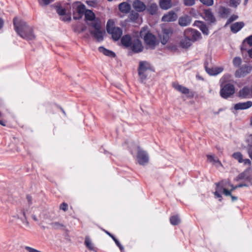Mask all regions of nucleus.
I'll return each instance as SVG.
<instances>
[{
  "label": "nucleus",
  "mask_w": 252,
  "mask_h": 252,
  "mask_svg": "<svg viewBox=\"0 0 252 252\" xmlns=\"http://www.w3.org/2000/svg\"><path fill=\"white\" fill-rule=\"evenodd\" d=\"M13 25L15 31L22 38L26 40H32L35 38L32 28L29 26L25 21L15 17L13 19Z\"/></svg>",
  "instance_id": "1"
},
{
  "label": "nucleus",
  "mask_w": 252,
  "mask_h": 252,
  "mask_svg": "<svg viewBox=\"0 0 252 252\" xmlns=\"http://www.w3.org/2000/svg\"><path fill=\"white\" fill-rule=\"evenodd\" d=\"M106 28L108 33L112 35L114 40L117 41L122 36V30L120 28L116 27L114 22L112 20H109L108 21Z\"/></svg>",
  "instance_id": "2"
},
{
  "label": "nucleus",
  "mask_w": 252,
  "mask_h": 252,
  "mask_svg": "<svg viewBox=\"0 0 252 252\" xmlns=\"http://www.w3.org/2000/svg\"><path fill=\"white\" fill-rule=\"evenodd\" d=\"M150 68L149 64L146 62H140L138 67L139 79L143 82L147 78V71Z\"/></svg>",
  "instance_id": "3"
},
{
  "label": "nucleus",
  "mask_w": 252,
  "mask_h": 252,
  "mask_svg": "<svg viewBox=\"0 0 252 252\" xmlns=\"http://www.w3.org/2000/svg\"><path fill=\"white\" fill-rule=\"evenodd\" d=\"M137 160L138 163L141 165L147 164L149 160V157L145 151L138 148L137 154Z\"/></svg>",
  "instance_id": "4"
},
{
  "label": "nucleus",
  "mask_w": 252,
  "mask_h": 252,
  "mask_svg": "<svg viewBox=\"0 0 252 252\" xmlns=\"http://www.w3.org/2000/svg\"><path fill=\"white\" fill-rule=\"evenodd\" d=\"M235 88L233 85L227 84L220 90V94L222 97L227 98L233 94Z\"/></svg>",
  "instance_id": "5"
},
{
  "label": "nucleus",
  "mask_w": 252,
  "mask_h": 252,
  "mask_svg": "<svg viewBox=\"0 0 252 252\" xmlns=\"http://www.w3.org/2000/svg\"><path fill=\"white\" fill-rule=\"evenodd\" d=\"M252 71V66L250 65H244L239 69H237L235 76L237 78H241L245 77Z\"/></svg>",
  "instance_id": "6"
},
{
  "label": "nucleus",
  "mask_w": 252,
  "mask_h": 252,
  "mask_svg": "<svg viewBox=\"0 0 252 252\" xmlns=\"http://www.w3.org/2000/svg\"><path fill=\"white\" fill-rule=\"evenodd\" d=\"M172 34V31L170 28H163L159 33V38L161 43L163 45L166 44Z\"/></svg>",
  "instance_id": "7"
},
{
  "label": "nucleus",
  "mask_w": 252,
  "mask_h": 252,
  "mask_svg": "<svg viewBox=\"0 0 252 252\" xmlns=\"http://www.w3.org/2000/svg\"><path fill=\"white\" fill-rule=\"evenodd\" d=\"M184 35L189 37L192 41H196L200 39V33L193 29H187L184 32Z\"/></svg>",
  "instance_id": "8"
},
{
  "label": "nucleus",
  "mask_w": 252,
  "mask_h": 252,
  "mask_svg": "<svg viewBox=\"0 0 252 252\" xmlns=\"http://www.w3.org/2000/svg\"><path fill=\"white\" fill-rule=\"evenodd\" d=\"M226 187V182L224 181H221V182L219 183L217 185V188L216 191L214 194L215 196L217 198H219L220 200H221V196L220 195V193L223 192L224 189Z\"/></svg>",
  "instance_id": "9"
},
{
  "label": "nucleus",
  "mask_w": 252,
  "mask_h": 252,
  "mask_svg": "<svg viewBox=\"0 0 252 252\" xmlns=\"http://www.w3.org/2000/svg\"><path fill=\"white\" fill-rule=\"evenodd\" d=\"M131 48L132 51L135 53H139L142 51L143 46L141 42L139 39L135 38L133 39Z\"/></svg>",
  "instance_id": "10"
},
{
  "label": "nucleus",
  "mask_w": 252,
  "mask_h": 252,
  "mask_svg": "<svg viewBox=\"0 0 252 252\" xmlns=\"http://www.w3.org/2000/svg\"><path fill=\"white\" fill-rule=\"evenodd\" d=\"M239 96L242 98H250L252 96V89L244 87L239 92Z\"/></svg>",
  "instance_id": "11"
},
{
  "label": "nucleus",
  "mask_w": 252,
  "mask_h": 252,
  "mask_svg": "<svg viewBox=\"0 0 252 252\" xmlns=\"http://www.w3.org/2000/svg\"><path fill=\"white\" fill-rule=\"evenodd\" d=\"M91 34L98 42L101 41L103 39V34L105 32L101 29L90 31Z\"/></svg>",
  "instance_id": "12"
},
{
  "label": "nucleus",
  "mask_w": 252,
  "mask_h": 252,
  "mask_svg": "<svg viewBox=\"0 0 252 252\" xmlns=\"http://www.w3.org/2000/svg\"><path fill=\"white\" fill-rule=\"evenodd\" d=\"M177 19V15L173 11L168 12L167 14H164L162 17V21L163 22H173Z\"/></svg>",
  "instance_id": "13"
},
{
  "label": "nucleus",
  "mask_w": 252,
  "mask_h": 252,
  "mask_svg": "<svg viewBox=\"0 0 252 252\" xmlns=\"http://www.w3.org/2000/svg\"><path fill=\"white\" fill-rule=\"evenodd\" d=\"M132 7L137 12H143L146 9V5L139 0H135L132 3Z\"/></svg>",
  "instance_id": "14"
},
{
  "label": "nucleus",
  "mask_w": 252,
  "mask_h": 252,
  "mask_svg": "<svg viewBox=\"0 0 252 252\" xmlns=\"http://www.w3.org/2000/svg\"><path fill=\"white\" fill-rule=\"evenodd\" d=\"M204 19L211 24L216 22V19L210 9H204L203 11Z\"/></svg>",
  "instance_id": "15"
},
{
  "label": "nucleus",
  "mask_w": 252,
  "mask_h": 252,
  "mask_svg": "<svg viewBox=\"0 0 252 252\" xmlns=\"http://www.w3.org/2000/svg\"><path fill=\"white\" fill-rule=\"evenodd\" d=\"M145 43L150 46H154L156 44V37L152 33L148 32L144 37Z\"/></svg>",
  "instance_id": "16"
},
{
  "label": "nucleus",
  "mask_w": 252,
  "mask_h": 252,
  "mask_svg": "<svg viewBox=\"0 0 252 252\" xmlns=\"http://www.w3.org/2000/svg\"><path fill=\"white\" fill-rule=\"evenodd\" d=\"M252 106V101H248L245 102H239L234 105V108L236 110L247 109Z\"/></svg>",
  "instance_id": "17"
},
{
  "label": "nucleus",
  "mask_w": 252,
  "mask_h": 252,
  "mask_svg": "<svg viewBox=\"0 0 252 252\" xmlns=\"http://www.w3.org/2000/svg\"><path fill=\"white\" fill-rule=\"evenodd\" d=\"M16 217L22 220L23 223L27 227L30 226V223L27 220V217L26 216V213L24 210H19L17 212V214L16 215Z\"/></svg>",
  "instance_id": "18"
},
{
  "label": "nucleus",
  "mask_w": 252,
  "mask_h": 252,
  "mask_svg": "<svg viewBox=\"0 0 252 252\" xmlns=\"http://www.w3.org/2000/svg\"><path fill=\"white\" fill-rule=\"evenodd\" d=\"M32 218L36 222H39V220L41 218V210L38 208H32Z\"/></svg>",
  "instance_id": "19"
},
{
  "label": "nucleus",
  "mask_w": 252,
  "mask_h": 252,
  "mask_svg": "<svg viewBox=\"0 0 252 252\" xmlns=\"http://www.w3.org/2000/svg\"><path fill=\"white\" fill-rule=\"evenodd\" d=\"M206 72L211 75H216L223 71L221 67H213L212 68L205 67Z\"/></svg>",
  "instance_id": "20"
},
{
  "label": "nucleus",
  "mask_w": 252,
  "mask_h": 252,
  "mask_svg": "<svg viewBox=\"0 0 252 252\" xmlns=\"http://www.w3.org/2000/svg\"><path fill=\"white\" fill-rule=\"evenodd\" d=\"M245 26L243 22H237L231 25L230 29L232 32L236 33L242 29Z\"/></svg>",
  "instance_id": "21"
},
{
  "label": "nucleus",
  "mask_w": 252,
  "mask_h": 252,
  "mask_svg": "<svg viewBox=\"0 0 252 252\" xmlns=\"http://www.w3.org/2000/svg\"><path fill=\"white\" fill-rule=\"evenodd\" d=\"M133 39L129 35L126 34L124 35L121 38V42L123 46L126 47L131 46Z\"/></svg>",
  "instance_id": "22"
},
{
  "label": "nucleus",
  "mask_w": 252,
  "mask_h": 252,
  "mask_svg": "<svg viewBox=\"0 0 252 252\" xmlns=\"http://www.w3.org/2000/svg\"><path fill=\"white\" fill-rule=\"evenodd\" d=\"M194 25L198 27L202 31L203 34L208 35L209 34V30L204 23L201 21H196Z\"/></svg>",
  "instance_id": "23"
},
{
  "label": "nucleus",
  "mask_w": 252,
  "mask_h": 252,
  "mask_svg": "<svg viewBox=\"0 0 252 252\" xmlns=\"http://www.w3.org/2000/svg\"><path fill=\"white\" fill-rule=\"evenodd\" d=\"M179 24L182 27L187 26L190 24L191 22V18L189 16L186 15L181 17L179 19Z\"/></svg>",
  "instance_id": "24"
},
{
  "label": "nucleus",
  "mask_w": 252,
  "mask_h": 252,
  "mask_svg": "<svg viewBox=\"0 0 252 252\" xmlns=\"http://www.w3.org/2000/svg\"><path fill=\"white\" fill-rule=\"evenodd\" d=\"M87 23L89 26L92 27L94 30H97L101 28L100 21L98 18H95L90 22H87Z\"/></svg>",
  "instance_id": "25"
},
{
  "label": "nucleus",
  "mask_w": 252,
  "mask_h": 252,
  "mask_svg": "<svg viewBox=\"0 0 252 252\" xmlns=\"http://www.w3.org/2000/svg\"><path fill=\"white\" fill-rule=\"evenodd\" d=\"M173 86L176 90L183 94H188L189 93V89L178 84L173 83Z\"/></svg>",
  "instance_id": "26"
},
{
  "label": "nucleus",
  "mask_w": 252,
  "mask_h": 252,
  "mask_svg": "<svg viewBox=\"0 0 252 252\" xmlns=\"http://www.w3.org/2000/svg\"><path fill=\"white\" fill-rule=\"evenodd\" d=\"M119 10L124 13H127L131 9L130 5L126 2L121 3L119 5Z\"/></svg>",
  "instance_id": "27"
},
{
  "label": "nucleus",
  "mask_w": 252,
  "mask_h": 252,
  "mask_svg": "<svg viewBox=\"0 0 252 252\" xmlns=\"http://www.w3.org/2000/svg\"><path fill=\"white\" fill-rule=\"evenodd\" d=\"M191 41V40L189 37L185 36L184 38L180 41V46L182 48H187L190 46Z\"/></svg>",
  "instance_id": "28"
},
{
  "label": "nucleus",
  "mask_w": 252,
  "mask_h": 252,
  "mask_svg": "<svg viewBox=\"0 0 252 252\" xmlns=\"http://www.w3.org/2000/svg\"><path fill=\"white\" fill-rule=\"evenodd\" d=\"M158 7L156 3H151L148 5L147 10L151 15L156 14L158 10Z\"/></svg>",
  "instance_id": "29"
},
{
  "label": "nucleus",
  "mask_w": 252,
  "mask_h": 252,
  "mask_svg": "<svg viewBox=\"0 0 252 252\" xmlns=\"http://www.w3.org/2000/svg\"><path fill=\"white\" fill-rule=\"evenodd\" d=\"M98 51L103 53L104 55L110 57H115L116 55L114 52L112 51L106 49L103 47H100L98 48Z\"/></svg>",
  "instance_id": "30"
},
{
  "label": "nucleus",
  "mask_w": 252,
  "mask_h": 252,
  "mask_svg": "<svg viewBox=\"0 0 252 252\" xmlns=\"http://www.w3.org/2000/svg\"><path fill=\"white\" fill-rule=\"evenodd\" d=\"M208 160L213 163H218L219 165L222 166V165L219 158L214 155H207Z\"/></svg>",
  "instance_id": "31"
},
{
  "label": "nucleus",
  "mask_w": 252,
  "mask_h": 252,
  "mask_svg": "<svg viewBox=\"0 0 252 252\" xmlns=\"http://www.w3.org/2000/svg\"><path fill=\"white\" fill-rule=\"evenodd\" d=\"M159 5L163 9H168L171 7V0H160Z\"/></svg>",
  "instance_id": "32"
},
{
  "label": "nucleus",
  "mask_w": 252,
  "mask_h": 252,
  "mask_svg": "<svg viewBox=\"0 0 252 252\" xmlns=\"http://www.w3.org/2000/svg\"><path fill=\"white\" fill-rule=\"evenodd\" d=\"M85 17L86 22H90L96 18L95 14L90 10H87L85 11Z\"/></svg>",
  "instance_id": "33"
},
{
  "label": "nucleus",
  "mask_w": 252,
  "mask_h": 252,
  "mask_svg": "<svg viewBox=\"0 0 252 252\" xmlns=\"http://www.w3.org/2000/svg\"><path fill=\"white\" fill-rule=\"evenodd\" d=\"M50 226L55 229H62L64 227V225L58 221L52 222L50 223Z\"/></svg>",
  "instance_id": "34"
},
{
  "label": "nucleus",
  "mask_w": 252,
  "mask_h": 252,
  "mask_svg": "<svg viewBox=\"0 0 252 252\" xmlns=\"http://www.w3.org/2000/svg\"><path fill=\"white\" fill-rule=\"evenodd\" d=\"M86 10L85 6L83 4L79 5L77 7V12L80 15V17H81L82 14H85Z\"/></svg>",
  "instance_id": "35"
},
{
  "label": "nucleus",
  "mask_w": 252,
  "mask_h": 252,
  "mask_svg": "<svg viewBox=\"0 0 252 252\" xmlns=\"http://www.w3.org/2000/svg\"><path fill=\"white\" fill-rule=\"evenodd\" d=\"M170 221L172 225H176L180 223V220L178 216H172L170 219Z\"/></svg>",
  "instance_id": "36"
},
{
  "label": "nucleus",
  "mask_w": 252,
  "mask_h": 252,
  "mask_svg": "<svg viewBox=\"0 0 252 252\" xmlns=\"http://www.w3.org/2000/svg\"><path fill=\"white\" fill-rule=\"evenodd\" d=\"M232 157L238 160L239 162L242 163L243 161V156L240 152L234 153L232 155Z\"/></svg>",
  "instance_id": "37"
},
{
  "label": "nucleus",
  "mask_w": 252,
  "mask_h": 252,
  "mask_svg": "<svg viewBox=\"0 0 252 252\" xmlns=\"http://www.w3.org/2000/svg\"><path fill=\"white\" fill-rule=\"evenodd\" d=\"M85 244L86 246L90 250H94V246L89 237H86L85 240Z\"/></svg>",
  "instance_id": "38"
},
{
  "label": "nucleus",
  "mask_w": 252,
  "mask_h": 252,
  "mask_svg": "<svg viewBox=\"0 0 252 252\" xmlns=\"http://www.w3.org/2000/svg\"><path fill=\"white\" fill-rule=\"evenodd\" d=\"M40 6H46L52 2L54 0H37Z\"/></svg>",
  "instance_id": "39"
},
{
  "label": "nucleus",
  "mask_w": 252,
  "mask_h": 252,
  "mask_svg": "<svg viewBox=\"0 0 252 252\" xmlns=\"http://www.w3.org/2000/svg\"><path fill=\"white\" fill-rule=\"evenodd\" d=\"M139 16L138 13L135 11H132L129 15V18L131 21H136Z\"/></svg>",
  "instance_id": "40"
},
{
  "label": "nucleus",
  "mask_w": 252,
  "mask_h": 252,
  "mask_svg": "<svg viewBox=\"0 0 252 252\" xmlns=\"http://www.w3.org/2000/svg\"><path fill=\"white\" fill-rule=\"evenodd\" d=\"M105 232L107 235H108L109 236H110L112 238V239L115 241L117 246H118L121 250H122L123 249V247L121 245V244L120 243L119 241L113 235H112L110 233H109V232H108L107 231H105Z\"/></svg>",
  "instance_id": "41"
},
{
  "label": "nucleus",
  "mask_w": 252,
  "mask_h": 252,
  "mask_svg": "<svg viewBox=\"0 0 252 252\" xmlns=\"http://www.w3.org/2000/svg\"><path fill=\"white\" fill-rule=\"evenodd\" d=\"M196 0H183V3L186 6H192L195 4Z\"/></svg>",
  "instance_id": "42"
},
{
  "label": "nucleus",
  "mask_w": 252,
  "mask_h": 252,
  "mask_svg": "<svg viewBox=\"0 0 252 252\" xmlns=\"http://www.w3.org/2000/svg\"><path fill=\"white\" fill-rule=\"evenodd\" d=\"M242 63L241 59L239 57H235L233 60V63L234 66L239 67Z\"/></svg>",
  "instance_id": "43"
},
{
  "label": "nucleus",
  "mask_w": 252,
  "mask_h": 252,
  "mask_svg": "<svg viewBox=\"0 0 252 252\" xmlns=\"http://www.w3.org/2000/svg\"><path fill=\"white\" fill-rule=\"evenodd\" d=\"M199 1L204 5L206 6H212L214 4L213 0H199Z\"/></svg>",
  "instance_id": "44"
},
{
  "label": "nucleus",
  "mask_w": 252,
  "mask_h": 252,
  "mask_svg": "<svg viewBox=\"0 0 252 252\" xmlns=\"http://www.w3.org/2000/svg\"><path fill=\"white\" fill-rule=\"evenodd\" d=\"M238 18V16L236 15H232L227 21L226 25L229 24L232 22L233 21L237 20Z\"/></svg>",
  "instance_id": "45"
},
{
  "label": "nucleus",
  "mask_w": 252,
  "mask_h": 252,
  "mask_svg": "<svg viewBox=\"0 0 252 252\" xmlns=\"http://www.w3.org/2000/svg\"><path fill=\"white\" fill-rule=\"evenodd\" d=\"M57 12L60 15H63L65 13V10L60 6L57 7Z\"/></svg>",
  "instance_id": "46"
},
{
  "label": "nucleus",
  "mask_w": 252,
  "mask_h": 252,
  "mask_svg": "<svg viewBox=\"0 0 252 252\" xmlns=\"http://www.w3.org/2000/svg\"><path fill=\"white\" fill-rule=\"evenodd\" d=\"M230 5L236 7L239 4L240 0H230Z\"/></svg>",
  "instance_id": "47"
},
{
  "label": "nucleus",
  "mask_w": 252,
  "mask_h": 252,
  "mask_svg": "<svg viewBox=\"0 0 252 252\" xmlns=\"http://www.w3.org/2000/svg\"><path fill=\"white\" fill-rule=\"evenodd\" d=\"M60 209L65 212L67 210L68 205L66 203H63L60 205Z\"/></svg>",
  "instance_id": "48"
},
{
  "label": "nucleus",
  "mask_w": 252,
  "mask_h": 252,
  "mask_svg": "<svg viewBox=\"0 0 252 252\" xmlns=\"http://www.w3.org/2000/svg\"><path fill=\"white\" fill-rule=\"evenodd\" d=\"M248 152L250 158L252 159V145H250L249 146Z\"/></svg>",
  "instance_id": "49"
},
{
  "label": "nucleus",
  "mask_w": 252,
  "mask_h": 252,
  "mask_svg": "<svg viewBox=\"0 0 252 252\" xmlns=\"http://www.w3.org/2000/svg\"><path fill=\"white\" fill-rule=\"evenodd\" d=\"M223 193L226 195V196H231V190H227L226 188L224 189Z\"/></svg>",
  "instance_id": "50"
},
{
  "label": "nucleus",
  "mask_w": 252,
  "mask_h": 252,
  "mask_svg": "<svg viewBox=\"0 0 252 252\" xmlns=\"http://www.w3.org/2000/svg\"><path fill=\"white\" fill-rule=\"evenodd\" d=\"M246 40L250 45L252 46V35L247 37Z\"/></svg>",
  "instance_id": "51"
},
{
  "label": "nucleus",
  "mask_w": 252,
  "mask_h": 252,
  "mask_svg": "<svg viewBox=\"0 0 252 252\" xmlns=\"http://www.w3.org/2000/svg\"><path fill=\"white\" fill-rule=\"evenodd\" d=\"M243 162H244V164L246 165H251V161L249 159H245L243 160Z\"/></svg>",
  "instance_id": "52"
},
{
  "label": "nucleus",
  "mask_w": 252,
  "mask_h": 252,
  "mask_svg": "<svg viewBox=\"0 0 252 252\" xmlns=\"http://www.w3.org/2000/svg\"><path fill=\"white\" fill-rule=\"evenodd\" d=\"M189 13L190 15L195 16L196 14V10L192 8L190 9Z\"/></svg>",
  "instance_id": "53"
},
{
  "label": "nucleus",
  "mask_w": 252,
  "mask_h": 252,
  "mask_svg": "<svg viewBox=\"0 0 252 252\" xmlns=\"http://www.w3.org/2000/svg\"><path fill=\"white\" fill-rule=\"evenodd\" d=\"M222 13L224 14H227L228 12V9L225 8H223L222 9Z\"/></svg>",
  "instance_id": "54"
},
{
  "label": "nucleus",
  "mask_w": 252,
  "mask_h": 252,
  "mask_svg": "<svg viewBox=\"0 0 252 252\" xmlns=\"http://www.w3.org/2000/svg\"><path fill=\"white\" fill-rule=\"evenodd\" d=\"M3 26V21L1 18H0V29L2 28Z\"/></svg>",
  "instance_id": "55"
},
{
  "label": "nucleus",
  "mask_w": 252,
  "mask_h": 252,
  "mask_svg": "<svg viewBox=\"0 0 252 252\" xmlns=\"http://www.w3.org/2000/svg\"><path fill=\"white\" fill-rule=\"evenodd\" d=\"M231 198L232 201H235L237 200V197L231 195Z\"/></svg>",
  "instance_id": "56"
},
{
  "label": "nucleus",
  "mask_w": 252,
  "mask_h": 252,
  "mask_svg": "<svg viewBox=\"0 0 252 252\" xmlns=\"http://www.w3.org/2000/svg\"><path fill=\"white\" fill-rule=\"evenodd\" d=\"M237 187L238 188H242L243 187H247V185L246 184H240L237 185Z\"/></svg>",
  "instance_id": "57"
},
{
  "label": "nucleus",
  "mask_w": 252,
  "mask_h": 252,
  "mask_svg": "<svg viewBox=\"0 0 252 252\" xmlns=\"http://www.w3.org/2000/svg\"><path fill=\"white\" fill-rule=\"evenodd\" d=\"M249 56L252 58V49H250L248 52Z\"/></svg>",
  "instance_id": "58"
},
{
  "label": "nucleus",
  "mask_w": 252,
  "mask_h": 252,
  "mask_svg": "<svg viewBox=\"0 0 252 252\" xmlns=\"http://www.w3.org/2000/svg\"><path fill=\"white\" fill-rule=\"evenodd\" d=\"M248 140L250 141L251 145H252V134L250 135Z\"/></svg>",
  "instance_id": "59"
},
{
  "label": "nucleus",
  "mask_w": 252,
  "mask_h": 252,
  "mask_svg": "<svg viewBox=\"0 0 252 252\" xmlns=\"http://www.w3.org/2000/svg\"><path fill=\"white\" fill-rule=\"evenodd\" d=\"M230 186L232 187V189H231V191L232 192L233 190L236 189L237 188H238V187H237V186H236L235 187H233V186L232 185H230Z\"/></svg>",
  "instance_id": "60"
},
{
  "label": "nucleus",
  "mask_w": 252,
  "mask_h": 252,
  "mask_svg": "<svg viewBox=\"0 0 252 252\" xmlns=\"http://www.w3.org/2000/svg\"><path fill=\"white\" fill-rule=\"evenodd\" d=\"M27 199L29 203L31 202L32 200V197L30 196H27Z\"/></svg>",
  "instance_id": "61"
},
{
  "label": "nucleus",
  "mask_w": 252,
  "mask_h": 252,
  "mask_svg": "<svg viewBox=\"0 0 252 252\" xmlns=\"http://www.w3.org/2000/svg\"><path fill=\"white\" fill-rule=\"evenodd\" d=\"M239 179H242L243 178V174H241L239 175Z\"/></svg>",
  "instance_id": "62"
},
{
  "label": "nucleus",
  "mask_w": 252,
  "mask_h": 252,
  "mask_svg": "<svg viewBox=\"0 0 252 252\" xmlns=\"http://www.w3.org/2000/svg\"><path fill=\"white\" fill-rule=\"evenodd\" d=\"M218 150H219L221 153L222 152V149L221 148L218 149Z\"/></svg>",
  "instance_id": "63"
},
{
  "label": "nucleus",
  "mask_w": 252,
  "mask_h": 252,
  "mask_svg": "<svg viewBox=\"0 0 252 252\" xmlns=\"http://www.w3.org/2000/svg\"><path fill=\"white\" fill-rule=\"evenodd\" d=\"M251 125L252 126V117L251 118Z\"/></svg>",
  "instance_id": "64"
}]
</instances>
